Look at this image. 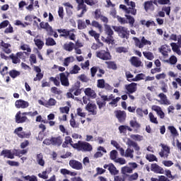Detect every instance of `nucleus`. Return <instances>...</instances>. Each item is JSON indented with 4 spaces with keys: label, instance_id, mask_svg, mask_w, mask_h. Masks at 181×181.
<instances>
[{
    "label": "nucleus",
    "instance_id": "nucleus-63",
    "mask_svg": "<svg viewBox=\"0 0 181 181\" xmlns=\"http://www.w3.org/2000/svg\"><path fill=\"white\" fill-rule=\"evenodd\" d=\"M89 35L90 36H92V37H94L95 40H98V39H100V35L97 33V32H95V30H90Z\"/></svg>",
    "mask_w": 181,
    "mask_h": 181
},
{
    "label": "nucleus",
    "instance_id": "nucleus-50",
    "mask_svg": "<svg viewBox=\"0 0 181 181\" xmlns=\"http://www.w3.org/2000/svg\"><path fill=\"white\" fill-rule=\"evenodd\" d=\"M22 178L26 181H37V177H36V175L22 176Z\"/></svg>",
    "mask_w": 181,
    "mask_h": 181
},
{
    "label": "nucleus",
    "instance_id": "nucleus-18",
    "mask_svg": "<svg viewBox=\"0 0 181 181\" xmlns=\"http://www.w3.org/2000/svg\"><path fill=\"white\" fill-rule=\"evenodd\" d=\"M103 168L104 169H107L111 175H118V170L112 163L105 164Z\"/></svg>",
    "mask_w": 181,
    "mask_h": 181
},
{
    "label": "nucleus",
    "instance_id": "nucleus-55",
    "mask_svg": "<svg viewBox=\"0 0 181 181\" xmlns=\"http://www.w3.org/2000/svg\"><path fill=\"white\" fill-rule=\"evenodd\" d=\"M129 124H130V127H132V128H136V129H139V128H141L140 124L138 123V122H136L135 120H131Z\"/></svg>",
    "mask_w": 181,
    "mask_h": 181
},
{
    "label": "nucleus",
    "instance_id": "nucleus-11",
    "mask_svg": "<svg viewBox=\"0 0 181 181\" xmlns=\"http://www.w3.org/2000/svg\"><path fill=\"white\" fill-rule=\"evenodd\" d=\"M115 117L118 119L119 122H125L127 119V112L124 110L115 111Z\"/></svg>",
    "mask_w": 181,
    "mask_h": 181
},
{
    "label": "nucleus",
    "instance_id": "nucleus-41",
    "mask_svg": "<svg viewBox=\"0 0 181 181\" xmlns=\"http://www.w3.org/2000/svg\"><path fill=\"white\" fill-rule=\"evenodd\" d=\"M107 100H101L100 99L96 100V104L98 106L99 110H101V108L105 107L107 105Z\"/></svg>",
    "mask_w": 181,
    "mask_h": 181
},
{
    "label": "nucleus",
    "instance_id": "nucleus-3",
    "mask_svg": "<svg viewBox=\"0 0 181 181\" xmlns=\"http://www.w3.org/2000/svg\"><path fill=\"white\" fill-rule=\"evenodd\" d=\"M105 33L107 35V37L103 40L105 43H107V45H110L114 42V30L111 28V26L108 24H105Z\"/></svg>",
    "mask_w": 181,
    "mask_h": 181
},
{
    "label": "nucleus",
    "instance_id": "nucleus-64",
    "mask_svg": "<svg viewBox=\"0 0 181 181\" xmlns=\"http://www.w3.org/2000/svg\"><path fill=\"white\" fill-rule=\"evenodd\" d=\"M148 116H149L151 122H152L153 124H158V119L155 117V115H153V113L150 112L148 114Z\"/></svg>",
    "mask_w": 181,
    "mask_h": 181
},
{
    "label": "nucleus",
    "instance_id": "nucleus-19",
    "mask_svg": "<svg viewBox=\"0 0 181 181\" xmlns=\"http://www.w3.org/2000/svg\"><path fill=\"white\" fill-rule=\"evenodd\" d=\"M0 47H3L2 50L3 52H4V53H6V54L12 53V50L9 49V47H11V44L6 43L5 42H4V40H1Z\"/></svg>",
    "mask_w": 181,
    "mask_h": 181
},
{
    "label": "nucleus",
    "instance_id": "nucleus-51",
    "mask_svg": "<svg viewBox=\"0 0 181 181\" xmlns=\"http://www.w3.org/2000/svg\"><path fill=\"white\" fill-rule=\"evenodd\" d=\"M10 59H11L12 60V62L14 64H18V63H21V59H19V57L16 56H15L13 54H11L10 56H9Z\"/></svg>",
    "mask_w": 181,
    "mask_h": 181
},
{
    "label": "nucleus",
    "instance_id": "nucleus-53",
    "mask_svg": "<svg viewBox=\"0 0 181 181\" xmlns=\"http://www.w3.org/2000/svg\"><path fill=\"white\" fill-rule=\"evenodd\" d=\"M117 156H118V151H117V150H112L110 151V157L112 160L115 162V160H117Z\"/></svg>",
    "mask_w": 181,
    "mask_h": 181
},
{
    "label": "nucleus",
    "instance_id": "nucleus-25",
    "mask_svg": "<svg viewBox=\"0 0 181 181\" xmlns=\"http://www.w3.org/2000/svg\"><path fill=\"white\" fill-rule=\"evenodd\" d=\"M159 50L161 54H163L164 57L168 56V53L171 52L170 47L167 45H162Z\"/></svg>",
    "mask_w": 181,
    "mask_h": 181
},
{
    "label": "nucleus",
    "instance_id": "nucleus-56",
    "mask_svg": "<svg viewBox=\"0 0 181 181\" xmlns=\"http://www.w3.org/2000/svg\"><path fill=\"white\" fill-rule=\"evenodd\" d=\"M81 69L78 65L75 64L73 66V69L70 71V74H77L78 71H80Z\"/></svg>",
    "mask_w": 181,
    "mask_h": 181
},
{
    "label": "nucleus",
    "instance_id": "nucleus-15",
    "mask_svg": "<svg viewBox=\"0 0 181 181\" xmlns=\"http://www.w3.org/2000/svg\"><path fill=\"white\" fill-rule=\"evenodd\" d=\"M81 88H80V82H76L70 89L69 91L73 93L74 95H80L81 94Z\"/></svg>",
    "mask_w": 181,
    "mask_h": 181
},
{
    "label": "nucleus",
    "instance_id": "nucleus-59",
    "mask_svg": "<svg viewBox=\"0 0 181 181\" xmlns=\"http://www.w3.org/2000/svg\"><path fill=\"white\" fill-rule=\"evenodd\" d=\"M168 129L170 132H171L172 135H173V136H177L179 135V134L177 133V130L176 129V128H175V127L170 126L168 127Z\"/></svg>",
    "mask_w": 181,
    "mask_h": 181
},
{
    "label": "nucleus",
    "instance_id": "nucleus-9",
    "mask_svg": "<svg viewBox=\"0 0 181 181\" xmlns=\"http://www.w3.org/2000/svg\"><path fill=\"white\" fill-rule=\"evenodd\" d=\"M96 57L101 60H111V54L105 50L96 52Z\"/></svg>",
    "mask_w": 181,
    "mask_h": 181
},
{
    "label": "nucleus",
    "instance_id": "nucleus-14",
    "mask_svg": "<svg viewBox=\"0 0 181 181\" xmlns=\"http://www.w3.org/2000/svg\"><path fill=\"white\" fill-rule=\"evenodd\" d=\"M15 107L16 108H22L23 110H25V108L29 107V102L22 99L17 100L15 102Z\"/></svg>",
    "mask_w": 181,
    "mask_h": 181
},
{
    "label": "nucleus",
    "instance_id": "nucleus-1",
    "mask_svg": "<svg viewBox=\"0 0 181 181\" xmlns=\"http://www.w3.org/2000/svg\"><path fill=\"white\" fill-rule=\"evenodd\" d=\"M74 149L81 151V152H91L93 151V146L87 141H78L72 145Z\"/></svg>",
    "mask_w": 181,
    "mask_h": 181
},
{
    "label": "nucleus",
    "instance_id": "nucleus-7",
    "mask_svg": "<svg viewBox=\"0 0 181 181\" xmlns=\"http://www.w3.org/2000/svg\"><path fill=\"white\" fill-rule=\"evenodd\" d=\"M23 131V127H19L15 129L13 134H15L16 136H18V138H21V139H24L25 138H27V139L30 138V135H32L30 132L26 133Z\"/></svg>",
    "mask_w": 181,
    "mask_h": 181
},
{
    "label": "nucleus",
    "instance_id": "nucleus-31",
    "mask_svg": "<svg viewBox=\"0 0 181 181\" xmlns=\"http://www.w3.org/2000/svg\"><path fill=\"white\" fill-rule=\"evenodd\" d=\"M170 46L172 47L173 52H174L175 53H177L178 56H181V50L179 45L176 44L175 42H172L170 44Z\"/></svg>",
    "mask_w": 181,
    "mask_h": 181
},
{
    "label": "nucleus",
    "instance_id": "nucleus-20",
    "mask_svg": "<svg viewBox=\"0 0 181 181\" xmlns=\"http://www.w3.org/2000/svg\"><path fill=\"white\" fill-rule=\"evenodd\" d=\"M137 84L135 83H132L127 85H125V89L127 90V94H134L136 91Z\"/></svg>",
    "mask_w": 181,
    "mask_h": 181
},
{
    "label": "nucleus",
    "instance_id": "nucleus-10",
    "mask_svg": "<svg viewBox=\"0 0 181 181\" xmlns=\"http://www.w3.org/2000/svg\"><path fill=\"white\" fill-rule=\"evenodd\" d=\"M160 146L163 149L159 152V156L160 158H165V159H168L169 153H170V148L168 146H165L163 144H161Z\"/></svg>",
    "mask_w": 181,
    "mask_h": 181
},
{
    "label": "nucleus",
    "instance_id": "nucleus-21",
    "mask_svg": "<svg viewBox=\"0 0 181 181\" xmlns=\"http://www.w3.org/2000/svg\"><path fill=\"white\" fill-rule=\"evenodd\" d=\"M151 109L153 110V111H155L156 112L157 115H158V117H160L161 119H163V118H165V112H163L160 106L154 105L152 106Z\"/></svg>",
    "mask_w": 181,
    "mask_h": 181
},
{
    "label": "nucleus",
    "instance_id": "nucleus-44",
    "mask_svg": "<svg viewBox=\"0 0 181 181\" xmlns=\"http://www.w3.org/2000/svg\"><path fill=\"white\" fill-rule=\"evenodd\" d=\"M105 64L107 65V69H111L112 70H117V64L115 62L109 61L106 62Z\"/></svg>",
    "mask_w": 181,
    "mask_h": 181
},
{
    "label": "nucleus",
    "instance_id": "nucleus-43",
    "mask_svg": "<svg viewBox=\"0 0 181 181\" xmlns=\"http://www.w3.org/2000/svg\"><path fill=\"white\" fill-rule=\"evenodd\" d=\"M8 74L12 78H16V77L21 76V72L13 69L8 72Z\"/></svg>",
    "mask_w": 181,
    "mask_h": 181
},
{
    "label": "nucleus",
    "instance_id": "nucleus-17",
    "mask_svg": "<svg viewBox=\"0 0 181 181\" xmlns=\"http://www.w3.org/2000/svg\"><path fill=\"white\" fill-rule=\"evenodd\" d=\"M0 156H4V158H7V159H15V153L8 149L3 150L0 153Z\"/></svg>",
    "mask_w": 181,
    "mask_h": 181
},
{
    "label": "nucleus",
    "instance_id": "nucleus-30",
    "mask_svg": "<svg viewBox=\"0 0 181 181\" xmlns=\"http://www.w3.org/2000/svg\"><path fill=\"white\" fill-rule=\"evenodd\" d=\"M64 50H66V52H73L74 49V44L73 42H69V43H65L63 45Z\"/></svg>",
    "mask_w": 181,
    "mask_h": 181
},
{
    "label": "nucleus",
    "instance_id": "nucleus-58",
    "mask_svg": "<svg viewBox=\"0 0 181 181\" xmlns=\"http://www.w3.org/2000/svg\"><path fill=\"white\" fill-rule=\"evenodd\" d=\"M126 13L127 15H129V13L131 15H136V8H134V7H129L127 8V11H126Z\"/></svg>",
    "mask_w": 181,
    "mask_h": 181
},
{
    "label": "nucleus",
    "instance_id": "nucleus-46",
    "mask_svg": "<svg viewBox=\"0 0 181 181\" xmlns=\"http://www.w3.org/2000/svg\"><path fill=\"white\" fill-rule=\"evenodd\" d=\"M146 159L148 160V162H158V158L153 154H147L146 156Z\"/></svg>",
    "mask_w": 181,
    "mask_h": 181
},
{
    "label": "nucleus",
    "instance_id": "nucleus-47",
    "mask_svg": "<svg viewBox=\"0 0 181 181\" xmlns=\"http://www.w3.org/2000/svg\"><path fill=\"white\" fill-rule=\"evenodd\" d=\"M71 119H70V125L72 128H78V124L76 123V120L74 119V115L73 113L71 114Z\"/></svg>",
    "mask_w": 181,
    "mask_h": 181
},
{
    "label": "nucleus",
    "instance_id": "nucleus-22",
    "mask_svg": "<svg viewBox=\"0 0 181 181\" xmlns=\"http://www.w3.org/2000/svg\"><path fill=\"white\" fill-rule=\"evenodd\" d=\"M158 97L160 98V100H158V103L163 104L164 105H170V101L168 100V97L163 93L158 94Z\"/></svg>",
    "mask_w": 181,
    "mask_h": 181
},
{
    "label": "nucleus",
    "instance_id": "nucleus-28",
    "mask_svg": "<svg viewBox=\"0 0 181 181\" xmlns=\"http://www.w3.org/2000/svg\"><path fill=\"white\" fill-rule=\"evenodd\" d=\"M52 145L54 146H60L62 144H63V139L61 137V136L57 137H52Z\"/></svg>",
    "mask_w": 181,
    "mask_h": 181
},
{
    "label": "nucleus",
    "instance_id": "nucleus-13",
    "mask_svg": "<svg viewBox=\"0 0 181 181\" xmlns=\"http://www.w3.org/2000/svg\"><path fill=\"white\" fill-rule=\"evenodd\" d=\"M69 166L76 170H81L83 169V164L76 160H69Z\"/></svg>",
    "mask_w": 181,
    "mask_h": 181
},
{
    "label": "nucleus",
    "instance_id": "nucleus-54",
    "mask_svg": "<svg viewBox=\"0 0 181 181\" xmlns=\"http://www.w3.org/2000/svg\"><path fill=\"white\" fill-rule=\"evenodd\" d=\"M97 87L98 88H104L105 87V80L98 79L97 81Z\"/></svg>",
    "mask_w": 181,
    "mask_h": 181
},
{
    "label": "nucleus",
    "instance_id": "nucleus-32",
    "mask_svg": "<svg viewBox=\"0 0 181 181\" xmlns=\"http://www.w3.org/2000/svg\"><path fill=\"white\" fill-rule=\"evenodd\" d=\"M36 161L37 162L38 165H40V166H45V160L43 159V154L42 153L37 154Z\"/></svg>",
    "mask_w": 181,
    "mask_h": 181
},
{
    "label": "nucleus",
    "instance_id": "nucleus-40",
    "mask_svg": "<svg viewBox=\"0 0 181 181\" xmlns=\"http://www.w3.org/2000/svg\"><path fill=\"white\" fill-rule=\"evenodd\" d=\"M47 32L48 33V35L49 36H54V37L57 38L59 37V35L56 31H54L52 26H49V28L47 30Z\"/></svg>",
    "mask_w": 181,
    "mask_h": 181
},
{
    "label": "nucleus",
    "instance_id": "nucleus-26",
    "mask_svg": "<svg viewBox=\"0 0 181 181\" xmlns=\"http://www.w3.org/2000/svg\"><path fill=\"white\" fill-rule=\"evenodd\" d=\"M84 93L88 97H90V98H97V93H95V91L94 90L91 89L90 88H87L85 89Z\"/></svg>",
    "mask_w": 181,
    "mask_h": 181
},
{
    "label": "nucleus",
    "instance_id": "nucleus-8",
    "mask_svg": "<svg viewBox=\"0 0 181 181\" xmlns=\"http://www.w3.org/2000/svg\"><path fill=\"white\" fill-rule=\"evenodd\" d=\"M77 6V11H81V13L77 16L78 18H83V16L87 12V5L84 4V0H75Z\"/></svg>",
    "mask_w": 181,
    "mask_h": 181
},
{
    "label": "nucleus",
    "instance_id": "nucleus-48",
    "mask_svg": "<svg viewBox=\"0 0 181 181\" xmlns=\"http://www.w3.org/2000/svg\"><path fill=\"white\" fill-rule=\"evenodd\" d=\"M134 149H131V148L128 147L127 149L126 150L124 156H126V158H131V159H132V158H134Z\"/></svg>",
    "mask_w": 181,
    "mask_h": 181
},
{
    "label": "nucleus",
    "instance_id": "nucleus-23",
    "mask_svg": "<svg viewBox=\"0 0 181 181\" xmlns=\"http://www.w3.org/2000/svg\"><path fill=\"white\" fill-rule=\"evenodd\" d=\"M151 170L152 172H154V173H160L161 175L165 173L163 168L156 163L151 164Z\"/></svg>",
    "mask_w": 181,
    "mask_h": 181
},
{
    "label": "nucleus",
    "instance_id": "nucleus-49",
    "mask_svg": "<svg viewBox=\"0 0 181 181\" xmlns=\"http://www.w3.org/2000/svg\"><path fill=\"white\" fill-rule=\"evenodd\" d=\"M46 46H56V41L52 37H48L46 39Z\"/></svg>",
    "mask_w": 181,
    "mask_h": 181
},
{
    "label": "nucleus",
    "instance_id": "nucleus-35",
    "mask_svg": "<svg viewBox=\"0 0 181 181\" xmlns=\"http://www.w3.org/2000/svg\"><path fill=\"white\" fill-rule=\"evenodd\" d=\"M56 104H57V101L55 100L54 98H50L48 100V101H47V102L45 103V107H46L47 108H49V107H53V106L56 105Z\"/></svg>",
    "mask_w": 181,
    "mask_h": 181
},
{
    "label": "nucleus",
    "instance_id": "nucleus-16",
    "mask_svg": "<svg viewBox=\"0 0 181 181\" xmlns=\"http://www.w3.org/2000/svg\"><path fill=\"white\" fill-rule=\"evenodd\" d=\"M86 110L90 112L92 115H97V105L95 103H88L86 105Z\"/></svg>",
    "mask_w": 181,
    "mask_h": 181
},
{
    "label": "nucleus",
    "instance_id": "nucleus-45",
    "mask_svg": "<svg viewBox=\"0 0 181 181\" xmlns=\"http://www.w3.org/2000/svg\"><path fill=\"white\" fill-rule=\"evenodd\" d=\"M145 79V74H139L136 75L135 78H132V81H141Z\"/></svg>",
    "mask_w": 181,
    "mask_h": 181
},
{
    "label": "nucleus",
    "instance_id": "nucleus-52",
    "mask_svg": "<svg viewBox=\"0 0 181 181\" xmlns=\"http://www.w3.org/2000/svg\"><path fill=\"white\" fill-rule=\"evenodd\" d=\"M87 25H86V22L83 21L82 20L78 21V29L80 30H83V29H86Z\"/></svg>",
    "mask_w": 181,
    "mask_h": 181
},
{
    "label": "nucleus",
    "instance_id": "nucleus-5",
    "mask_svg": "<svg viewBox=\"0 0 181 181\" xmlns=\"http://www.w3.org/2000/svg\"><path fill=\"white\" fill-rule=\"evenodd\" d=\"M133 40L134 41L136 47H139V49H144L145 46H151L152 45V42L146 40L144 36L141 37V40L136 37H134Z\"/></svg>",
    "mask_w": 181,
    "mask_h": 181
},
{
    "label": "nucleus",
    "instance_id": "nucleus-33",
    "mask_svg": "<svg viewBox=\"0 0 181 181\" xmlns=\"http://www.w3.org/2000/svg\"><path fill=\"white\" fill-rule=\"evenodd\" d=\"M134 172V169L131 167L124 166L122 168L121 173L124 175V177H127V173H132Z\"/></svg>",
    "mask_w": 181,
    "mask_h": 181
},
{
    "label": "nucleus",
    "instance_id": "nucleus-6",
    "mask_svg": "<svg viewBox=\"0 0 181 181\" xmlns=\"http://www.w3.org/2000/svg\"><path fill=\"white\" fill-rule=\"evenodd\" d=\"M25 115H29V112H21L18 111L15 117L16 122L17 124H23V122H26L28 121V117Z\"/></svg>",
    "mask_w": 181,
    "mask_h": 181
},
{
    "label": "nucleus",
    "instance_id": "nucleus-4",
    "mask_svg": "<svg viewBox=\"0 0 181 181\" xmlns=\"http://www.w3.org/2000/svg\"><path fill=\"white\" fill-rule=\"evenodd\" d=\"M57 31L58 33H61L59 35V37H64L65 39H69L70 40H76V34L71 32H74V29L67 30V29H57Z\"/></svg>",
    "mask_w": 181,
    "mask_h": 181
},
{
    "label": "nucleus",
    "instance_id": "nucleus-27",
    "mask_svg": "<svg viewBox=\"0 0 181 181\" xmlns=\"http://www.w3.org/2000/svg\"><path fill=\"white\" fill-rule=\"evenodd\" d=\"M130 62L134 67H141V64H142V62L137 57H132Z\"/></svg>",
    "mask_w": 181,
    "mask_h": 181
},
{
    "label": "nucleus",
    "instance_id": "nucleus-57",
    "mask_svg": "<svg viewBox=\"0 0 181 181\" xmlns=\"http://www.w3.org/2000/svg\"><path fill=\"white\" fill-rule=\"evenodd\" d=\"M91 25L93 26V28H97L100 30V32L103 30V25H101L100 23H98V21H92Z\"/></svg>",
    "mask_w": 181,
    "mask_h": 181
},
{
    "label": "nucleus",
    "instance_id": "nucleus-62",
    "mask_svg": "<svg viewBox=\"0 0 181 181\" xmlns=\"http://www.w3.org/2000/svg\"><path fill=\"white\" fill-rule=\"evenodd\" d=\"M103 15L101 14V9L98 8L94 11V18L96 21L100 18Z\"/></svg>",
    "mask_w": 181,
    "mask_h": 181
},
{
    "label": "nucleus",
    "instance_id": "nucleus-61",
    "mask_svg": "<svg viewBox=\"0 0 181 181\" xmlns=\"http://www.w3.org/2000/svg\"><path fill=\"white\" fill-rule=\"evenodd\" d=\"M49 81H53L54 86L57 87H59L60 86V81H59V77L58 78H54L53 76L49 77Z\"/></svg>",
    "mask_w": 181,
    "mask_h": 181
},
{
    "label": "nucleus",
    "instance_id": "nucleus-34",
    "mask_svg": "<svg viewBox=\"0 0 181 181\" xmlns=\"http://www.w3.org/2000/svg\"><path fill=\"white\" fill-rule=\"evenodd\" d=\"M34 42L35 46H37V49H39V50H42L43 49V46H45V42L42 40L35 38Z\"/></svg>",
    "mask_w": 181,
    "mask_h": 181
},
{
    "label": "nucleus",
    "instance_id": "nucleus-12",
    "mask_svg": "<svg viewBox=\"0 0 181 181\" xmlns=\"http://www.w3.org/2000/svg\"><path fill=\"white\" fill-rule=\"evenodd\" d=\"M59 80L62 86H64V87H69V86H70V82L69 81V74L67 76H66V74L64 72L59 74Z\"/></svg>",
    "mask_w": 181,
    "mask_h": 181
},
{
    "label": "nucleus",
    "instance_id": "nucleus-2",
    "mask_svg": "<svg viewBox=\"0 0 181 181\" xmlns=\"http://www.w3.org/2000/svg\"><path fill=\"white\" fill-rule=\"evenodd\" d=\"M112 28L113 30L117 33L119 37H121V39H129L130 31L127 27H124L122 25H112Z\"/></svg>",
    "mask_w": 181,
    "mask_h": 181
},
{
    "label": "nucleus",
    "instance_id": "nucleus-42",
    "mask_svg": "<svg viewBox=\"0 0 181 181\" xmlns=\"http://www.w3.org/2000/svg\"><path fill=\"white\" fill-rule=\"evenodd\" d=\"M143 54L147 60H153L155 59V56L153 55V53L151 52H144Z\"/></svg>",
    "mask_w": 181,
    "mask_h": 181
},
{
    "label": "nucleus",
    "instance_id": "nucleus-36",
    "mask_svg": "<svg viewBox=\"0 0 181 181\" xmlns=\"http://www.w3.org/2000/svg\"><path fill=\"white\" fill-rule=\"evenodd\" d=\"M124 16L126 19H127V23H129L130 27L134 28V23H135V18L133 16L127 14H125Z\"/></svg>",
    "mask_w": 181,
    "mask_h": 181
},
{
    "label": "nucleus",
    "instance_id": "nucleus-39",
    "mask_svg": "<svg viewBox=\"0 0 181 181\" xmlns=\"http://www.w3.org/2000/svg\"><path fill=\"white\" fill-rule=\"evenodd\" d=\"M130 138L133 139V141H136L138 142H141V141H144V136L139 134H132Z\"/></svg>",
    "mask_w": 181,
    "mask_h": 181
},
{
    "label": "nucleus",
    "instance_id": "nucleus-38",
    "mask_svg": "<svg viewBox=\"0 0 181 181\" xmlns=\"http://www.w3.org/2000/svg\"><path fill=\"white\" fill-rule=\"evenodd\" d=\"M166 63H169L170 64L174 65L177 63V57L175 55H172L169 59L165 60Z\"/></svg>",
    "mask_w": 181,
    "mask_h": 181
},
{
    "label": "nucleus",
    "instance_id": "nucleus-24",
    "mask_svg": "<svg viewBox=\"0 0 181 181\" xmlns=\"http://www.w3.org/2000/svg\"><path fill=\"white\" fill-rule=\"evenodd\" d=\"M127 145L129 148H131V146H132V148H134V151H136V152H138L141 149V147L139 146L138 143L132 141L131 139H127Z\"/></svg>",
    "mask_w": 181,
    "mask_h": 181
},
{
    "label": "nucleus",
    "instance_id": "nucleus-29",
    "mask_svg": "<svg viewBox=\"0 0 181 181\" xmlns=\"http://www.w3.org/2000/svg\"><path fill=\"white\" fill-rule=\"evenodd\" d=\"M144 6L146 12H148V11H153L155 9V6H153L152 1H145L144 4Z\"/></svg>",
    "mask_w": 181,
    "mask_h": 181
},
{
    "label": "nucleus",
    "instance_id": "nucleus-37",
    "mask_svg": "<svg viewBox=\"0 0 181 181\" xmlns=\"http://www.w3.org/2000/svg\"><path fill=\"white\" fill-rule=\"evenodd\" d=\"M126 177H128L129 181L138 180V177H139V175L138 173H134L132 175H126Z\"/></svg>",
    "mask_w": 181,
    "mask_h": 181
},
{
    "label": "nucleus",
    "instance_id": "nucleus-60",
    "mask_svg": "<svg viewBox=\"0 0 181 181\" xmlns=\"http://www.w3.org/2000/svg\"><path fill=\"white\" fill-rule=\"evenodd\" d=\"M121 100V98L117 97L115 99H112L110 103H109V105H112V107H117L118 105V101Z\"/></svg>",
    "mask_w": 181,
    "mask_h": 181
}]
</instances>
